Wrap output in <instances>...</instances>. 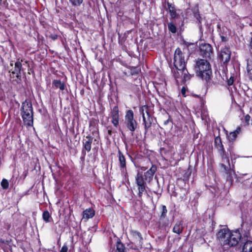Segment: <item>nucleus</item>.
Wrapping results in <instances>:
<instances>
[{"mask_svg":"<svg viewBox=\"0 0 252 252\" xmlns=\"http://www.w3.org/2000/svg\"><path fill=\"white\" fill-rule=\"evenodd\" d=\"M130 234L132 237V243L134 244V250H138L142 248V237L141 234L136 231L131 230Z\"/></svg>","mask_w":252,"mask_h":252,"instance_id":"9","label":"nucleus"},{"mask_svg":"<svg viewBox=\"0 0 252 252\" xmlns=\"http://www.w3.org/2000/svg\"><path fill=\"white\" fill-rule=\"evenodd\" d=\"M247 225V223L243 222L241 227L232 231L227 227L221 228L216 234L217 239L222 246L234 247L238 244L241 238V232L248 231V229L244 228L245 225Z\"/></svg>","mask_w":252,"mask_h":252,"instance_id":"1","label":"nucleus"},{"mask_svg":"<svg viewBox=\"0 0 252 252\" xmlns=\"http://www.w3.org/2000/svg\"><path fill=\"white\" fill-rule=\"evenodd\" d=\"M2 0H0V4H1Z\"/></svg>","mask_w":252,"mask_h":252,"instance_id":"42","label":"nucleus"},{"mask_svg":"<svg viewBox=\"0 0 252 252\" xmlns=\"http://www.w3.org/2000/svg\"><path fill=\"white\" fill-rule=\"evenodd\" d=\"M68 247L66 245L64 244L63 247L62 248L60 252H67Z\"/></svg>","mask_w":252,"mask_h":252,"instance_id":"32","label":"nucleus"},{"mask_svg":"<svg viewBox=\"0 0 252 252\" xmlns=\"http://www.w3.org/2000/svg\"><path fill=\"white\" fill-rule=\"evenodd\" d=\"M23 61V60L20 61L19 59H18L14 64V66L9 70L11 77L14 78L16 77L18 79L21 78V71L23 70L22 65V62Z\"/></svg>","mask_w":252,"mask_h":252,"instance_id":"8","label":"nucleus"},{"mask_svg":"<svg viewBox=\"0 0 252 252\" xmlns=\"http://www.w3.org/2000/svg\"><path fill=\"white\" fill-rule=\"evenodd\" d=\"M28 63V62L27 61H26V62H25V63Z\"/></svg>","mask_w":252,"mask_h":252,"instance_id":"44","label":"nucleus"},{"mask_svg":"<svg viewBox=\"0 0 252 252\" xmlns=\"http://www.w3.org/2000/svg\"><path fill=\"white\" fill-rule=\"evenodd\" d=\"M140 112L142 114V118L144 123L145 133H146L149 128L152 126L153 122V119L150 115L148 108L144 106L140 109Z\"/></svg>","mask_w":252,"mask_h":252,"instance_id":"6","label":"nucleus"},{"mask_svg":"<svg viewBox=\"0 0 252 252\" xmlns=\"http://www.w3.org/2000/svg\"><path fill=\"white\" fill-rule=\"evenodd\" d=\"M168 120H166V121H165L164 122V124L165 125H167V124H168Z\"/></svg>","mask_w":252,"mask_h":252,"instance_id":"40","label":"nucleus"},{"mask_svg":"<svg viewBox=\"0 0 252 252\" xmlns=\"http://www.w3.org/2000/svg\"><path fill=\"white\" fill-rule=\"evenodd\" d=\"M247 70L249 75H252L251 70H252V61L247 60Z\"/></svg>","mask_w":252,"mask_h":252,"instance_id":"25","label":"nucleus"},{"mask_svg":"<svg viewBox=\"0 0 252 252\" xmlns=\"http://www.w3.org/2000/svg\"><path fill=\"white\" fill-rule=\"evenodd\" d=\"M124 124L127 129L132 132H133L136 129L137 123L134 119V113L131 110L126 111Z\"/></svg>","mask_w":252,"mask_h":252,"instance_id":"4","label":"nucleus"},{"mask_svg":"<svg viewBox=\"0 0 252 252\" xmlns=\"http://www.w3.org/2000/svg\"><path fill=\"white\" fill-rule=\"evenodd\" d=\"M53 85L56 88L63 91L64 89V84L60 80H54L53 81Z\"/></svg>","mask_w":252,"mask_h":252,"instance_id":"21","label":"nucleus"},{"mask_svg":"<svg viewBox=\"0 0 252 252\" xmlns=\"http://www.w3.org/2000/svg\"><path fill=\"white\" fill-rule=\"evenodd\" d=\"M200 50L204 57L210 59L213 57V48L210 44L202 43L200 45Z\"/></svg>","mask_w":252,"mask_h":252,"instance_id":"11","label":"nucleus"},{"mask_svg":"<svg viewBox=\"0 0 252 252\" xmlns=\"http://www.w3.org/2000/svg\"><path fill=\"white\" fill-rule=\"evenodd\" d=\"M167 210L166 209V207L165 205H163L162 206V213L160 215V219H164L165 218L166 213H167Z\"/></svg>","mask_w":252,"mask_h":252,"instance_id":"30","label":"nucleus"},{"mask_svg":"<svg viewBox=\"0 0 252 252\" xmlns=\"http://www.w3.org/2000/svg\"><path fill=\"white\" fill-rule=\"evenodd\" d=\"M181 93L182 94L184 95V96H185V94H186V89L184 87H183L182 89H181Z\"/></svg>","mask_w":252,"mask_h":252,"instance_id":"36","label":"nucleus"},{"mask_svg":"<svg viewBox=\"0 0 252 252\" xmlns=\"http://www.w3.org/2000/svg\"><path fill=\"white\" fill-rule=\"evenodd\" d=\"M95 214L94 211L91 208L87 209L84 211L83 214V219L88 220L93 218Z\"/></svg>","mask_w":252,"mask_h":252,"instance_id":"17","label":"nucleus"},{"mask_svg":"<svg viewBox=\"0 0 252 252\" xmlns=\"http://www.w3.org/2000/svg\"><path fill=\"white\" fill-rule=\"evenodd\" d=\"M233 83V79L231 78L228 80L227 84L229 86L232 85Z\"/></svg>","mask_w":252,"mask_h":252,"instance_id":"34","label":"nucleus"},{"mask_svg":"<svg viewBox=\"0 0 252 252\" xmlns=\"http://www.w3.org/2000/svg\"><path fill=\"white\" fill-rule=\"evenodd\" d=\"M157 170V167L155 165H152L150 169L144 173L143 176L146 181L150 182L153 179V176Z\"/></svg>","mask_w":252,"mask_h":252,"instance_id":"14","label":"nucleus"},{"mask_svg":"<svg viewBox=\"0 0 252 252\" xmlns=\"http://www.w3.org/2000/svg\"><path fill=\"white\" fill-rule=\"evenodd\" d=\"M237 134L234 131L229 133L228 139L230 141H233L235 140L237 136Z\"/></svg>","mask_w":252,"mask_h":252,"instance_id":"28","label":"nucleus"},{"mask_svg":"<svg viewBox=\"0 0 252 252\" xmlns=\"http://www.w3.org/2000/svg\"><path fill=\"white\" fill-rule=\"evenodd\" d=\"M175 23V20H171V22L168 23V28L170 32L174 33L177 32V28L174 24Z\"/></svg>","mask_w":252,"mask_h":252,"instance_id":"22","label":"nucleus"},{"mask_svg":"<svg viewBox=\"0 0 252 252\" xmlns=\"http://www.w3.org/2000/svg\"><path fill=\"white\" fill-rule=\"evenodd\" d=\"M21 115L25 125L27 126H33V108L30 101L26 100L22 103Z\"/></svg>","mask_w":252,"mask_h":252,"instance_id":"3","label":"nucleus"},{"mask_svg":"<svg viewBox=\"0 0 252 252\" xmlns=\"http://www.w3.org/2000/svg\"><path fill=\"white\" fill-rule=\"evenodd\" d=\"M195 68L197 76L206 81L210 79L212 70L208 61L204 59L198 60L196 61Z\"/></svg>","mask_w":252,"mask_h":252,"instance_id":"2","label":"nucleus"},{"mask_svg":"<svg viewBox=\"0 0 252 252\" xmlns=\"http://www.w3.org/2000/svg\"><path fill=\"white\" fill-rule=\"evenodd\" d=\"M119 118H112V123L115 127H117L119 124Z\"/></svg>","mask_w":252,"mask_h":252,"instance_id":"31","label":"nucleus"},{"mask_svg":"<svg viewBox=\"0 0 252 252\" xmlns=\"http://www.w3.org/2000/svg\"><path fill=\"white\" fill-rule=\"evenodd\" d=\"M242 252H252V241H247L244 244Z\"/></svg>","mask_w":252,"mask_h":252,"instance_id":"20","label":"nucleus"},{"mask_svg":"<svg viewBox=\"0 0 252 252\" xmlns=\"http://www.w3.org/2000/svg\"><path fill=\"white\" fill-rule=\"evenodd\" d=\"M230 57L231 51L228 48L225 47L221 50L220 58L223 63L227 64L230 61Z\"/></svg>","mask_w":252,"mask_h":252,"instance_id":"12","label":"nucleus"},{"mask_svg":"<svg viewBox=\"0 0 252 252\" xmlns=\"http://www.w3.org/2000/svg\"><path fill=\"white\" fill-rule=\"evenodd\" d=\"M221 167L223 168L224 170L226 172L227 171V167L224 164H221Z\"/></svg>","mask_w":252,"mask_h":252,"instance_id":"37","label":"nucleus"},{"mask_svg":"<svg viewBox=\"0 0 252 252\" xmlns=\"http://www.w3.org/2000/svg\"><path fill=\"white\" fill-rule=\"evenodd\" d=\"M108 134L110 135L112 134V131L111 130H108Z\"/></svg>","mask_w":252,"mask_h":252,"instance_id":"38","label":"nucleus"},{"mask_svg":"<svg viewBox=\"0 0 252 252\" xmlns=\"http://www.w3.org/2000/svg\"><path fill=\"white\" fill-rule=\"evenodd\" d=\"M10 65H11V66H13V63H10Z\"/></svg>","mask_w":252,"mask_h":252,"instance_id":"43","label":"nucleus"},{"mask_svg":"<svg viewBox=\"0 0 252 252\" xmlns=\"http://www.w3.org/2000/svg\"><path fill=\"white\" fill-rule=\"evenodd\" d=\"M1 186L2 188L4 189H8L9 187V183L8 181L5 179H2L1 182Z\"/></svg>","mask_w":252,"mask_h":252,"instance_id":"27","label":"nucleus"},{"mask_svg":"<svg viewBox=\"0 0 252 252\" xmlns=\"http://www.w3.org/2000/svg\"><path fill=\"white\" fill-rule=\"evenodd\" d=\"M177 69L174 72V77L177 82L179 80L180 82L185 83L190 79V76L186 68Z\"/></svg>","mask_w":252,"mask_h":252,"instance_id":"7","label":"nucleus"},{"mask_svg":"<svg viewBox=\"0 0 252 252\" xmlns=\"http://www.w3.org/2000/svg\"><path fill=\"white\" fill-rule=\"evenodd\" d=\"M116 252H126L125 246L121 242H117Z\"/></svg>","mask_w":252,"mask_h":252,"instance_id":"23","label":"nucleus"},{"mask_svg":"<svg viewBox=\"0 0 252 252\" xmlns=\"http://www.w3.org/2000/svg\"><path fill=\"white\" fill-rule=\"evenodd\" d=\"M137 73H138V72H136V71H134H134H133V72H131V74H132V75H134L135 74H137Z\"/></svg>","mask_w":252,"mask_h":252,"instance_id":"39","label":"nucleus"},{"mask_svg":"<svg viewBox=\"0 0 252 252\" xmlns=\"http://www.w3.org/2000/svg\"><path fill=\"white\" fill-rule=\"evenodd\" d=\"M241 131V128L240 126H238L236 129L234 131L237 134H238Z\"/></svg>","mask_w":252,"mask_h":252,"instance_id":"35","label":"nucleus"},{"mask_svg":"<svg viewBox=\"0 0 252 252\" xmlns=\"http://www.w3.org/2000/svg\"><path fill=\"white\" fill-rule=\"evenodd\" d=\"M215 145L216 147L218 149L219 151L221 152V155L223 159H225L226 161L229 163V159L224 157V148L223 145L221 143V141L220 138V137H217L215 139Z\"/></svg>","mask_w":252,"mask_h":252,"instance_id":"13","label":"nucleus"},{"mask_svg":"<svg viewBox=\"0 0 252 252\" xmlns=\"http://www.w3.org/2000/svg\"><path fill=\"white\" fill-rule=\"evenodd\" d=\"M136 184L138 188V194L141 196L142 193L146 191V180L142 174L138 173L135 178Z\"/></svg>","mask_w":252,"mask_h":252,"instance_id":"10","label":"nucleus"},{"mask_svg":"<svg viewBox=\"0 0 252 252\" xmlns=\"http://www.w3.org/2000/svg\"><path fill=\"white\" fill-rule=\"evenodd\" d=\"M93 138L91 136H87L85 139H84L83 144L85 149L88 152H89L91 150V144L93 141Z\"/></svg>","mask_w":252,"mask_h":252,"instance_id":"16","label":"nucleus"},{"mask_svg":"<svg viewBox=\"0 0 252 252\" xmlns=\"http://www.w3.org/2000/svg\"><path fill=\"white\" fill-rule=\"evenodd\" d=\"M167 5L171 20H175L176 18H177L179 17V15L177 14L174 6L169 2L167 3Z\"/></svg>","mask_w":252,"mask_h":252,"instance_id":"15","label":"nucleus"},{"mask_svg":"<svg viewBox=\"0 0 252 252\" xmlns=\"http://www.w3.org/2000/svg\"><path fill=\"white\" fill-rule=\"evenodd\" d=\"M174 65L176 69L186 68L185 56L180 48H177L174 53Z\"/></svg>","mask_w":252,"mask_h":252,"instance_id":"5","label":"nucleus"},{"mask_svg":"<svg viewBox=\"0 0 252 252\" xmlns=\"http://www.w3.org/2000/svg\"><path fill=\"white\" fill-rule=\"evenodd\" d=\"M42 218L43 219L46 221V222H49V219L50 218V215L48 211H44L42 214Z\"/></svg>","mask_w":252,"mask_h":252,"instance_id":"26","label":"nucleus"},{"mask_svg":"<svg viewBox=\"0 0 252 252\" xmlns=\"http://www.w3.org/2000/svg\"><path fill=\"white\" fill-rule=\"evenodd\" d=\"M183 230V223L181 221H177L175 224L173 228V231L174 233L178 234L182 233Z\"/></svg>","mask_w":252,"mask_h":252,"instance_id":"18","label":"nucleus"},{"mask_svg":"<svg viewBox=\"0 0 252 252\" xmlns=\"http://www.w3.org/2000/svg\"><path fill=\"white\" fill-rule=\"evenodd\" d=\"M112 118H119V109L118 106H115L113 107L111 112Z\"/></svg>","mask_w":252,"mask_h":252,"instance_id":"24","label":"nucleus"},{"mask_svg":"<svg viewBox=\"0 0 252 252\" xmlns=\"http://www.w3.org/2000/svg\"><path fill=\"white\" fill-rule=\"evenodd\" d=\"M251 119V116L249 115H247L245 117V120L247 125H249V122Z\"/></svg>","mask_w":252,"mask_h":252,"instance_id":"33","label":"nucleus"},{"mask_svg":"<svg viewBox=\"0 0 252 252\" xmlns=\"http://www.w3.org/2000/svg\"><path fill=\"white\" fill-rule=\"evenodd\" d=\"M251 48L252 49V39H251Z\"/></svg>","mask_w":252,"mask_h":252,"instance_id":"41","label":"nucleus"},{"mask_svg":"<svg viewBox=\"0 0 252 252\" xmlns=\"http://www.w3.org/2000/svg\"><path fill=\"white\" fill-rule=\"evenodd\" d=\"M69 1L74 6H79L83 2V0H69Z\"/></svg>","mask_w":252,"mask_h":252,"instance_id":"29","label":"nucleus"},{"mask_svg":"<svg viewBox=\"0 0 252 252\" xmlns=\"http://www.w3.org/2000/svg\"><path fill=\"white\" fill-rule=\"evenodd\" d=\"M118 154L120 166L121 169H124L126 168V158L123 153L120 151H119Z\"/></svg>","mask_w":252,"mask_h":252,"instance_id":"19","label":"nucleus"}]
</instances>
